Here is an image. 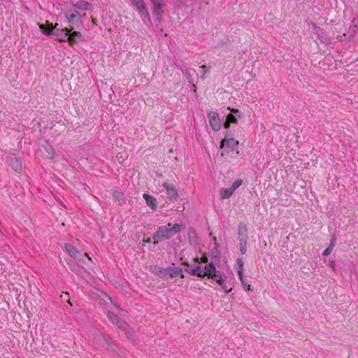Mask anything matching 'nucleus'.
<instances>
[{
    "label": "nucleus",
    "instance_id": "37",
    "mask_svg": "<svg viewBox=\"0 0 358 358\" xmlns=\"http://www.w3.org/2000/svg\"><path fill=\"white\" fill-rule=\"evenodd\" d=\"M182 264L185 265V266H189V264L187 262H182Z\"/></svg>",
    "mask_w": 358,
    "mask_h": 358
},
{
    "label": "nucleus",
    "instance_id": "13",
    "mask_svg": "<svg viewBox=\"0 0 358 358\" xmlns=\"http://www.w3.org/2000/svg\"><path fill=\"white\" fill-rule=\"evenodd\" d=\"M73 29H71V32L69 36V43L70 45L73 43H79L84 41L83 36L80 32L76 31H72Z\"/></svg>",
    "mask_w": 358,
    "mask_h": 358
},
{
    "label": "nucleus",
    "instance_id": "17",
    "mask_svg": "<svg viewBox=\"0 0 358 358\" xmlns=\"http://www.w3.org/2000/svg\"><path fill=\"white\" fill-rule=\"evenodd\" d=\"M43 148L45 150V156L48 159H53L55 157V152L53 147L48 144V142H45V144L43 145Z\"/></svg>",
    "mask_w": 358,
    "mask_h": 358
},
{
    "label": "nucleus",
    "instance_id": "6",
    "mask_svg": "<svg viewBox=\"0 0 358 358\" xmlns=\"http://www.w3.org/2000/svg\"><path fill=\"white\" fill-rule=\"evenodd\" d=\"M107 315L110 322L116 324L119 329H121L129 334H131V332H130L128 329V324L124 321L120 320L117 315H116L115 314L110 311H108Z\"/></svg>",
    "mask_w": 358,
    "mask_h": 358
},
{
    "label": "nucleus",
    "instance_id": "12",
    "mask_svg": "<svg viewBox=\"0 0 358 358\" xmlns=\"http://www.w3.org/2000/svg\"><path fill=\"white\" fill-rule=\"evenodd\" d=\"M163 187L166 190V194L170 200H176L178 198V191L176 187L172 185H169L167 182L162 184Z\"/></svg>",
    "mask_w": 358,
    "mask_h": 358
},
{
    "label": "nucleus",
    "instance_id": "5",
    "mask_svg": "<svg viewBox=\"0 0 358 358\" xmlns=\"http://www.w3.org/2000/svg\"><path fill=\"white\" fill-rule=\"evenodd\" d=\"M238 145V141L235 140L233 138H227L225 136L224 139L221 141L220 143V148H223L224 146L226 148L223 150V152L221 153V155L222 157H224L227 155L230 151H234L237 149Z\"/></svg>",
    "mask_w": 358,
    "mask_h": 358
},
{
    "label": "nucleus",
    "instance_id": "9",
    "mask_svg": "<svg viewBox=\"0 0 358 358\" xmlns=\"http://www.w3.org/2000/svg\"><path fill=\"white\" fill-rule=\"evenodd\" d=\"M7 162L15 171L20 172L22 170V162L15 155L8 157Z\"/></svg>",
    "mask_w": 358,
    "mask_h": 358
},
{
    "label": "nucleus",
    "instance_id": "4",
    "mask_svg": "<svg viewBox=\"0 0 358 358\" xmlns=\"http://www.w3.org/2000/svg\"><path fill=\"white\" fill-rule=\"evenodd\" d=\"M205 277L214 279L220 285L224 283V280L220 271H217L213 263L206 264Z\"/></svg>",
    "mask_w": 358,
    "mask_h": 358
},
{
    "label": "nucleus",
    "instance_id": "34",
    "mask_svg": "<svg viewBox=\"0 0 358 358\" xmlns=\"http://www.w3.org/2000/svg\"><path fill=\"white\" fill-rule=\"evenodd\" d=\"M222 286V289L224 291V292L226 293H229V292L231 291V288H228L227 286L226 285H224V283L221 285Z\"/></svg>",
    "mask_w": 358,
    "mask_h": 358
},
{
    "label": "nucleus",
    "instance_id": "8",
    "mask_svg": "<svg viewBox=\"0 0 358 358\" xmlns=\"http://www.w3.org/2000/svg\"><path fill=\"white\" fill-rule=\"evenodd\" d=\"M208 117L209 119V123L212 129L214 131H218L221 127L218 113L216 112H210L208 114Z\"/></svg>",
    "mask_w": 358,
    "mask_h": 358
},
{
    "label": "nucleus",
    "instance_id": "14",
    "mask_svg": "<svg viewBox=\"0 0 358 358\" xmlns=\"http://www.w3.org/2000/svg\"><path fill=\"white\" fill-rule=\"evenodd\" d=\"M167 272H168V276L170 278H176V277H178V276H180L182 278H184V275L182 273V269L180 267H178V266L167 267Z\"/></svg>",
    "mask_w": 358,
    "mask_h": 358
},
{
    "label": "nucleus",
    "instance_id": "11",
    "mask_svg": "<svg viewBox=\"0 0 358 358\" xmlns=\"http://www.w3.org/2000/svg\"><path fill=\"white\" fill-rule=\"evenodd\" d=\"M71 4L77 10H92L93 9V6L84 0H80L76 3L71 2Z\"/></svg>",
    "mask_w": 358,
    "mask_h": 358
},
{
    "label": "nucleus",
    "instance_id": "36",
    "mask_svg": "<svg viewBox=\"0 0 358 358\" xmlns=\"http://www.w3.org/2000/svg\"><path fill=\"white\" fill-rule=\"evenodd\" d=\"M232 112L234 113H239L238 109H233Z\"/></svg>",
    "mask_w": 358,
    "mask_h": 358
},
{
    "label": "nucleus",
    "instance_id": "2",
    "mask_svg": "<svg viewBox=\"0 0 358 358\" xmlns=\"http://www.w3.org/2000/svg\"><path fill=\"white\" fill-rule=\"evenodd\" d=\"M181 231L182 227L179 224H172L171 223H169L166 226L159 227L152 236L153 239L157 240L154 242V244H157L158 241L169 240Z\"/></svg>",
    "mask_w": 358,
    "mask_h": 358
},
{
    "label": "nucleus",
    "instance_id": "32",
    "mask_svg": "<svg viewBox=\"0 0 358 358\" xmlns=\"http://www.w3.org/2000/svg\"><path fill=\"white\" fill-rule=\"evenodd\" d=\"M201 68L202 69L201 78H202L203 80V79H205L206 73L208 71V69L205 65L201 66Z\"/></svg>",
    "mask_w": 358,
    "mask_h": 358
},
{
    "label": "nucleus",
    "instance_id": "25",
    "mask_svg": "<svg viewBox=\"0 0 358 358\" xmlns=\"http://www.w3.org/2000/svg\"><path fill=\"white\" fill-rule=\"evenodd\" d=\"M131 4L136 8L137 10L145 6L143 0H129Z\"/></svg>",
    "mask_w": 358,
    "mask_h": 358
},
{
    "label": "nucleus",
    "instance_id": "23",
    "mask_svg": "<svg viewBox=\"0 0 358 358\" xmlns=\"http://www.w3.org/2000/svg\"><path fill=\"white\" fill-rule=\"evenodd\" d=\"M335 241H336V238L334 237H333L331 239L330 244H329V247L327 249H325L324 251L323 252L322 255L324 256H327L331 253L334 247L335 246Z\"/></svg>",
    "mask_w": 358,
    "mask_h": 358
},
{
    "label": "nucleus",
    "instance_id": "20",
    "mask_svg": "<svg viewBox=\"0 0 358 358\" xmlns=\"http://www.w3.org/2000/svg\"><path fill=\"white\" fill-rule=\"evenodd\" d=\"M236 123H237L236 117L233 114L229 113L227 116L226 121L224 123V127L225 129H228L230 126V124H236Z\"/></svg>",
    "mask_w": 358,
    "mask_h": 358
},
{
    "label": "nucleus",
    "instance_id": "16",
    "mask_svg": "<svg viewBox=\"0 0 358 358\" xmlns=\"http://www.w3.org/2000/svg\"><path fill=\"white\" fill-rule=\"evenodd\" d=\"M143 198L145 199V202H146V204L152 209V210H155L157 208V201H156V199L152 196H150L148 194H143Z\"/></svg>",
    "mask_w": 358,
    "mask_h": 358
},
{
    "label": "nucleus",
    "instance_id": "30",
    "mask_svg": "<svg viewBox=\"0 0 358 358\" xmlns=\"http://www.w3.org/2000/svg\"><path fill=\"white\" fill-rule=\"evenodd\" d=\"M113 196L115 199H117L119 201L123 199V194L117 191L114 192Z\"/></svg>",
    "mask_w": 358,
    "mask_h": 358
},
{
    "label": "nucleus",
    "instance_id": "28",
    "mask_svg": "<svg viewBox=\"0 0 358 358\" xmlns=\"http://www.w3.org/2000/svg\"><path fill=\"white\" fill-rule=\"evenodd\" d=\"M247 243L248 240H240L239 241V245H240V252L242 255L245 254L247 251Z\"/></svg>",
    "mask_w": 358,
    "mask_h": 358
},
{
    "label": "nucleus",
    "instance_id": "29",
    "mask_svg": "<svg viewBox=\"0 0 358 358\" xmlns=\"http://www.w3.org/2000/svg\"><path fill=\"white\" fill-rule=\"evenodd\" d=\"M243 184V180L241 179L236 180L231 185V188L233 190H236L238 187H239Z\"/></svg>",
    "mask_w": 358,
    "mask_h": 358
},
{
    "label": "nucleus",
    "instance_id": "19",
    "mask_svg": "<svg viewBox=\"0 0 358 358\" xmlns=\"http://www.w3.org/2000/svg\"><path fill=\"white\" fill-rule=\"evenodd\" d=\"M235 191L231 187L220 189V198L222 199H226L230 198Z\"/></svg>",
    "mask_w": 358,
    "mask_h": 358
},
{
    "label": "nucleus",
    "instance_id": "1",
    "mask_svg": "<svg viewBox=\"0 0 358 358\" xmlns=\"http://www.w3.org/2000/svg\"><path fill=\"white\" fill-rule=\"evenodd\" d=\"M38 26L43 34L47 36L52 34L55 36V38L60 42H69V36L71 32V29L67 27L58 29L57 23L53 26L52 24L49 23L48 21H46V24L38 23Z\"/></svg>",
    "mask_w": 358,
    "mask_h": 358
},
{
    "label": "nucleus",
    "instance_id": "35",
    "mask_svg": "<svg viewBox=\"0 0 358 358\" xmlns=\"http://www.w3.org/2000/svg\"><path fill=\"white\" fill-rule=\"evenodd\" d=\"M208 260V257H207L206 256H205V255H204V256H203V257H201V262H203V263H206V264H207Z\"/></svg>",
    "mask_w": 358,
    "mask_h": 358
},
{
    "label": "nucleus",
    "instance_id": "24",
    "mask_svg": "<svg viewBox=\"0 0 358 358\" xmlns=\"http://www.w3.org/2000/svg\"><path fill=\"white\" fill-rule=\"evenodd\" d=\"M238 268V275L240 280H242V275H243V261L238 258L236 261Z\"/></svg>",
    "mask_w": 358,
    "mask_h": 358
},
{
    "label": "nucleus",
    "instance_id": "33",
    "mask_svg": "<svg viewBox=\"0 0 358 358\" xmlns=\"http://www.w3.org/2000/svg\"><path fill=\"white\" fill-rule=\"evenodd\" d=\"M153 6H164L163 0H150Z\"/></svg>",
    "mask_w": 358,
    "mask_h": 358
},
{
    "label": "nucleus",
    "instance_id": "7",
    "mask_svg": "<svg viewBox=\"0 0 358 358\" xmlns=\"http://www.w3.org/2000/svg\"><path fill=\"white\" fill-rule=\"evenodd\" d=\"M64 248L72 258L79 262L83 261V255L73 245L66 243Z\"/></svg>",
    "mask_w": 358,
    "mask_h": 358
},
{
    "label": "nucleus",
    "instance_id": "21",
    "mask_svg": "<svg viewBox=\"0 0 358 358\" xmlns=\"http://www.w3.org/2000/svg\"><path fill=\"white\" fill-rule=\"evenodd\" d=\"M164 6H153V15L155 17L156 20L160 21V17L163 11L162 10Z\"/></svg>",
    "mask_w": 358,
    "mask_h": 358
},
{
    "label": "nucleus",
    "instance_id": "22",
    "mask_svg": "<svg viewBox=\"0 0 358 358\" xmlns=\"http://www.w3.org/2000/svg\"><path fill=\"white\" fill-rule=\"evenodd\" d=\"M184 75L187 79L188 82L192 85V87L194 90V92H195L196 91V87L195 85L193 83L192 75L188 69H185L184 71Z\"/></svg>",
    "mask_w": 358,
    "mask_h": 358
},
{
    "label": "nucleus",
    "instance_id": "10",
    "mask_svg": "<svg viewBox=\"0 0 358 358\" xmlns=\"http://www.w3.org/2000/svg\"><path fill=\"white\" fill-rule=\"evenodd\" d=\"M185 271L192 275H196L200 278H204L206 271V265L204 266L197 265L194 268H185Z\"/></svg>",
    "mask_w": 358,
    "mask_h": 358
},
{
    "label": "nucleus",
    "instance_id": "27",
    "mask_svg": "<svg viewBox=\"0 0 358 358\" xmlns=\"http://www.w3.org/2000/svg\"><path fill=\"white\" fill-rule=\"evenodd\" d=\"M139 12V13H141L142 15H143L145 18L148 19V20L151 22V18H150V14H149V12L148 10V9L146 8V6H144L143 7H142L141 9H139L138 10Z\"/></svg>",
    "mask_w": 358,
    "mask_h": 358
},
{
    "label": "nucleus",
    "instance_id": "39",
    "mask_svg": "<svg viewBox=\"0 0 358 358\" xmlns=\"http://www.w3.org/2000/svg\"><path fill=\"white\" fill-rule=\"evenodd\" d=\"M195 262H199L198 258L194 259Z\"/></svg>",
    "mask_w": 358,
    "mask_h": 358
},
{
    "label": "nucleus",
    "instance_id": "18",
    "mask_svg": "<svg viewBox=\"0 0 358 358\" xmlns=\"http://www.w3.org/2000/svg\"><path fill=\"white\" fill-rule=\"evenodd\" d=\"M152 271L155 273L157 275H158L159 278H167L168 277V272H167V268H163L159 266H154V268L152 269Z\"/></svg>",
    "mask_w": 358,
    "mask_h": 358
},
{
    "label": "nucleus",
    "instance_id": "26",
    "mask_svg": "<svg viewBox=\"0 0 358 358\" xmlns=\"http://www.w3.org/2000/svg\"><path fill=\"white\" fill-rule=\"evenodd\" d=\"M103 341L104 342V345H107L110 350L115 351L116 346L113 343L110 338H107L105 336H103Z\"/></svg>",
    "mask_w": 358,
    "mask_h": 358
},
{
    "label": "nucleus",
    "instance_id": "15",
    "mask_svg": "<svg viewBox=\"0 0 358 358\" xmlns=\"http://www.w3.org/2000/svg\"><path fill=\"white\" fill-rule=\"evenodd\" d=\"M238 240H248V227L243 222H240L238 226Z\"/></svg>",
    "mask_w": 358,
    "mask_h": 358
},
{
    "label": "nucleus",
    "instance_id": "38",
    "mask_svg": "<svg viewBox=\"0 0 358 358\" xmlns=\"http://www.w3.org/2000/svg\"><path fill=\"white\" fill-rule=\"evenodd\" d=\"M84 255L87 256L89 258V259H91L90 257L88 256L87 253H85Z\"/></svg>",
    "mask_w": 358,
    "mask_h": 358
},
{
    "label": "nucleus",
    "instance_id": "3",
    "mask_svg": "<svg viewBox=\"0 0 358 358\" xmlns=\"http://www.w3.org/2000/svg\"><path fill=\"white\" fill-rule=\"evenodd\" d=\"M64 15L69 24L70 29L78 28L83 23V18L85 17V14H80L76 9H66Z\"/></svg>",
    "mask_w": 358,
    "mask_h": 358
},
{
    "label": "nucleus",
    "instance_id": "31",
    "mask_svg": "<svg viewBox=\"0 0 358 358\" xmlns=\"http://www.w3.org/2000/svg\"><path fill=\"white\" fill-rule=\"evenodd\" d=\"M241 280V282L242 285L243 286V287H244L247 291H250V290H251V286H250V285L247 284V283L245 282V280H244V279H243V275H242V280Z\"/></svg>",
    "mask_w": 358,
    "mask_h": 358
}]
</instances>
